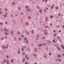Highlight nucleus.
I'll return each instance as SVG.
<instances>
[{
  "mask_svg": "<svg viewBox=\"0 0 64 64\" xmlns=\"http://www.w3.org/2000/svg\"><path fill=\"white\" fill-rule=\"evenodd\" d=\"M44 34L46 35H47V34H48V33H47V32L46 31V30H44Z\"/></svg>",
  "mask_w": 64,
  "mask_h": 64,
  "instance_id": "obj_1",
  "label": "nucleus"
},
{
  "mask_svg": "<svg viewBox=\"0 0 64 64\" xmlns=\"http://www.w3.org/2000/svg\"><path fill=\"white\" fill-rule=\"evenodd\" d=\"M26 11L27 12H30V11H31V10H30V9H26Z\"/></svg>",
  "mask_w": 64,
  "mask_h": 64,
  "instance_id": "obj_2",
  "label": "nucleus"
},
{
  "mask_svg": "<svg viewBox=\"0 0 64 64\" xmlns=\"http://www.w3.org/2000/svg\"><path fill=\"white\" fill-rule=\"evenodd\" d=\"M33 56H34V57L36 58V56H37V55H36V54H33Z\"/></svg>",
  "mask_w": 64,
  "mask_h": 64,
  "instance_id": "obj_3",
  "label": "nucleus"
},
{
  "mask_svg": "<svg viewBox=\"0 0 64 64\" xmlns=\"http://www.w3.org/2000/svg\"><path fill=\"white\" fill-rule=\"evenodd\" d=\"M39 12L40 13H42V9H40L39 10Z\"/></svg>",
  "mask_w": 64,
  "mask_h": 64,
  "instance_id": "obj_4",
  "label": "nucleus"
},
{
  "mask_svg": "<svg viewBox=\"0 0 64 64\" xmlns=\"http://www.w3.org/2000/svg\"><path fill=\"white\" fill-rule=\"evenodd\" d=\"M59 50V51H61V49L59 48L57 46L56 47Z\"/></svg>",
  "mask_w": 64,
  "mask_h": 64,
  "instance_id": "obj_5",
  "label": "nucleus"
},
{
  "mask_svg": "<svg viewBox=\"0 0 64 64\" xmlns=\"http://www.w3.org/2000/svg\"><path fill=\"white\" fill-rule=\"evenodd\" d=\"M25 61V58H23L22 60V62H24Z\"/></svg>",
  "mask_w": 64,
  "mask_h": 64,
  "instance_id": "obj_6",
  "label": "nucleus"
},
{
  "mask_svg": "<svg viewBox=\"0 0 64 64\" xmlns=\"http://www.w3.org/2000/svg\"><path fill=\"white\" fill-rule=\"evenodd\" d=\"M43 45L42 44H39L38 45V46L39 47L40 46H42Z\"/></svg>",
  "mask_w": 64,
  "mask_h": 64,
  "instance_id": "obj_7",
  "label": "nucleus"
},
{
  "mask_svg": "<svg viewBox=\"0 0 64 64\" xmlns=\"http://www.w3.org/2000/svg\"><path fill=\"white\" fill-rule=\"evenodd\" d=\"M58 16L59 17H60V16H61V14H60L58 13Z\"/></svg>",
  "mask_w": 64,
  "mask_h": 64,
  "instance_id": "obj_8",
  "label": "nucleus"
},
{
  "mask_svg": "<svg viewBox=\"0 0 64 64\" xmlns=\"http://www.w3.org/2000/svg\"><path fill=\"white\" fill-rule=\"evenodd\" d=\"M48 20V17L47 16L46 17V21H47Z\"/></svg>",
  "mask_w": 64,
  "mask_h": 64,
  "instance_id": "obj_9",
  "label": "nucleus"
},
{
  "mask_svg": "<svg viewBox=\"0 0 64 64\" xmlns=\"http://www.w3.org/2000/svg\"><path fill=\"white\" fill-rule=\"evenodd\" d=\"M22 51H24V48H23V47H22Z\"/></svg>",
  "mask_w": 64,
  "mask_h": 64,
  "instance_id": "obj_10",
  "label": "nucleus"
},
{
  "mask_svg": "<svg viewBox=\"0 0 64 64\" xmlns=\"http://www.w3.org/2000/svg\"><path fill=\"white\" fill-rule=\"evenodd\" d=\"M46 45H47V44L46 43H44L43 44V46H46Z\"/></svg>",
  "mask_w": 64,
  "mask_h": 64,
  "instance_id": "obj_11",
  "label": "nucleus"
},
{
  "mask_svg": "<svg viewBox=\"0 0 64 64\" xmlns=\"http://www.w3.org/2000/svg\"><path fill=\"white\" fill-rule=\"evenodd\" d=\"M4 34L6 35H8V33L7 32H4Z\"/></svg>",
  "mask_w": 64,
  "mask_h": 64,
  "instance_id": "obj_12",
  "label": "nucleus"
},
{
  "mask_svg": "<svg viewBox=\"0 0 64 64\" xmlns=\"http://www.w3.org/2000/svg\"><path fill=\"white\" fill-rule=\"evenodd\" d=\"M3 62L4 63H6V60H3Z\"/></svg>",
  "mask_w": 64,
  "mask_h": 64,
  "instance_id": "obj_13",
  "label": "nucleus"
},
{
  "mask_svg": "<svg viewBox=\"0 0 64 64\" xmlns=\"http://www.w3.org/2000/svg\"><path fill=\"white\" fill-rule=\"evenodd\" d=\"M37 48H36L35 49V52H37Z\"/></svg>",
  "mask_w": 64,
  "mask_h": 64,
  "instance_id": "obj_14",
  "label": "nucleus"
},
{
  "mask_svg": "<svg viewBox=\"0 0 64 64\" xmlns=\"http://www.w3.org/2000/svg\"><path fill=\"white\" fill-rule=\"evenodd\" d=\"M11 62H12V63L13 62H14V60H13V59H12L11 61Z\"/></svg>",
  "mask_w": 64,
  "mask_h": 64,
  "instance_id": "obj_15",
  "label": "nucleus"
},
{
  "mask_svg": "<svg viewBox=\"0 0 64 64\" xmlns=\"http://www.w3.org/2000/svg\"><path fill=\"white\" fill-rule=\"evenodd\" d=\"M54 17V16H53L52 15L50 16V17L51 18H53V17Z\"/></svg>",
  "mask_w": 64,
  "mask_h": 64,
  "instance_id": "obj_16",
  "label": "nucleus"
},
{
  "mask_svg": "<svg viewBox=\"0 0 64 64\" xmlns=\"http://www.w3.org/2000/svg\"><path fill=\"white\" fill-rule=\"evenodd\" d=\"M12 5H14V4H15V2H13L12 3Z\"/></svg>",
  "mask_w": 64,
  "mask_h": 64,
  "instance_id": "obj_17",
  "label": "nucleus"
},
{
  "mask_svg": "<svg viewBox=\"0 0 64 64\" xmlns=\"http://www.w3.org/2000/svg\"><path fill=\"white\" fill-rule=\"evenodd\" d=\"M28 22H26V25H28Z\"/></svg>",
  "mask_w": 64,
  "mask_h": 64,
  "instance_id": "obj_18",
  "label": "nucleus"
},
{
  "mask_svg": "<svg viewBox=\"0 0 64 64\" xmlns=\"http://www.w3.org/2000/svg\"><path fill=\"white\" fill-rule=\"evenodd\" d=\"M59 41L61 43H62V42H61L62 40H61V39H60Z\"/></svg>",
  "mask_w": 64,
  "mask_h": 64,
  "instance_id": "obj_19",
  "label": "nucleus"
},
{
  "mask_svg": "<svg viewBox=\"0 0 64 64\" xmlns=\"http://www.w3.org/2000/svg\"><path fill=\"white\" fill-rule=\"evenodd\" d=\"M24 40H26V39H27V38H26V37H24Z\"/></svg>",
  "mask_w": 64,
  "mask_h": 64,
  "instance_id": "obj_20",
  "label": "nucleus"
},
{
  "mask_svg": "<svg viewBox=\"0 0 64 64\" xmlns=\"http://www.w3.org/2000/svg\"><path fill=\"white\" fill-rule=\"evenodd\" d=\"M11 32L12 34H13L14 33L13 32V30H12Z\"/></svg>",
  "mask_w": 64,
  "mask_h": 64,
  "instance_id": "obj_21",
  "label": "nucleus"
},
{
  "mask_svg": "<svg viewBox=\"0 0 64 64\" xmlns=\"http://www.w3.org/2000/svg\"><path fill=\"white\" fill-rule=\"evenodd\" d=\"M26 42L27 43V44H28V40H26Z\"/></svg>",
  "mask_w": 64,
  "mask_h": 64,
  "instance_id": "obj_22",
  "label": "nucleus"
},
{
  "mask_svg": "<svg viewBox=\"0 0 64 64\" xmlns=\"http://www.w3.org/2000/svg\"><path fill=\"white\" fill-rule=\"evenodd\" d=\"M26 33L27 34H28V35H29V34H30V32H27Z\"/></svg>",
  "mask_w": 64,
  "mask_h": 64,
  "instance_id": "obj_23",
  "label": "nucleus"
},
{
  "mask_svg": "<svg viewBox=\"0 0 64 64\" xmlns=\"http://www.w3.org/2000/svg\"><path fill=\"white\" fill-rule=\"evenodd\" d=\"M58 57H61V55H60V54L58 55Z\"/></svg>",
  "mask_w": 64,
  "mask_h": 64,
  "instance_id": "obj_24",
  "label": "nucleus"
},
{
  "mask_svg": "<svg viewBox=\"0 0 64 64\" xmlns=\"http://www.w3.org/2000/svg\"><path fill=\"white\" fill-rule=\"evenodd\" d=\"M25 8L26 9H27V8H28V6H25Z\"/></svg>",
  "mask_w": 64,
  "mask_h": 64,
  "instance_id": "obj_25",
  "label": "nucleus"
},
{
  "mask_svg": "<svg viewBox=\"0 0 64 64\" xmlns=\"http://www.w3.org/2000/svg\"><path fill=\"white\" fill-rule=\"evenodd\" d=\"M15 16V17H17V16H18V14H16L15 15H14Z\"/></svg>",
  "mask_w": 64,
  "mask_h": 64,
  "instance_id": "obj_26",
  "label": "nucleus"
},
{
  "mask_svg": "<svg viewBox=\"0 0 64 64\" xmlns=\"http://www.w3.org/2000/svg\"><path fill=\"white\" fill-rule=\"evenodd\" d=\"M48 46H47L46 47V51H47V50H48Z\"/></svg>",
  "mask_w": 64,
  "mask_h": 64,
  "instance_id": "obj_27",
  "label": "nucleus"
},
{
  "mask_svg": "<svg viewBox=\"0 0 64 64\" xmlns=\"http://www.w3.org/2000/svg\"><path fill=\"white\" fill-rule=\"evenodd\" d=\"M39 6H38L37 7V8L38 9H39Z\"/></svg>",
  "mask_w": 64,
  "mask_h": 64,
  "instance_id": "obj_28",
  "label": "nucleus"
},
{
  "mask_svg": "<svg viewBox=\"0 0 64 64\" xmlns=\"http://www.w3.org/2000/svg\"><path fill=\"white\" fill-rule=\"evenodd\" d=\"M51 8L52 9H53V5H52V6L51 7Z\"/></svg>",
  "mask_w": 64,
  "mask_h": 64,
  "instance_id": "obj_29",
  "label": "nucleus"
},
{
  "mask_svg": "<svg viewBox=\"0 0 64 64\" xmlns=\"http://www.w3.org/2000/svg\"><path fill=\"white\" fill-rule=\"evenodd\" d=\"M17 39V38L16 37L15 38H14V40H16Z\"/></svg>",
  "mask_w": 64,
  "mask_h": 64,
  "instance_id": "obj_30",
  "label": "nucleus"
},
{
  "mask_svg": "<svg viewBox=\"0 0 64 64\" xmlns=\"http://www.w3.org/2000/svg\"><path fill=\"white\" fill-rule=\"evenodd\" d=\"M2 49H5V46H2Z\"/></svg>",
  "mask_w": 64,
  "mask_h": 64,
  "instance_id": "obj_31",
  "label": "nucleus"
},
{
  "mask_svg": "<svg viewBox=\"0 0 64 64\" xmlns=\"http://www.w3.org/2000/svg\"><path fill=\"white\" fill-rule=\"evenodd\" d=\"M37 37L38 38V37H39V35L38 34L37 35Z\"/></svg>",
  "mask_w": 64,
  "mask_h": 64,
  "instance_id": "obj_32",
  "label": "nucleus"
},
{
  "mask_svg": "<svg viewBox=\"0 0 64 64\" xmlns=\"http://www.w3.org/2000/svg\"><path fill=\"white\" fill-rule=\"evenodd\" d=\"M6 58L8 59L9 58V56H8V55H7L6 56Z\"/></svg>",
  "mask_w": 64,
  "mask_h": 64,
  "instance_id": "obj_33",
  "label": "nucleus"
},
{
  "mask_svg": "<svg viewBox=\"0 0 64 64\" xmlns=\"http://www.w3.org/2000/svg\"><path fill=\"white\" fill-rule=\"evenodd\" d=\"M28 19H31V17H30V16H28Z\"/></svg>",
  "mask_w": 64,
  "mask_h": 64,
  "instance_id": "obj_34",
  "label": "nucleus"
},
{
  "mask_svg": "<svg viewBox=\"0 0 64 64\" xmlns=\"http://www.w3.org/2000/svg\"><path fill=\"white\" fill-rule=\"evenodd\" d=\"M25 53L24 52L22 53V54L23 55H25Z\"/></svg>",
  "mask_w": 64,
  "mask_h": 64,
  "instance_id": "obj_35",
  "label": "nucleus"
},
{
  "mask_svg": "<svg viewBox=\"0 0 64 64\" xmlns=\"http://www.w3.org/2000/svg\"><path fill=\"white\" fill-rule=\"evenodd\" d=\"M45 28H48V26H45Z\"/></svg>",
  "mask_w": 64,
  "mask_h": 64,
  "instance_id": "obj_36",
  "label": "nucleus"
},
{
  "mask_svg": "<svg viewBox=\"0 0 64 64\" xmlns=\"http://www.w3.org/2000/svg\"><path fill=\"white\" fill-rule=\"evenodd\" d=\"M33 32H33V31L32 30L31 32V33H32V34H33Z\"/></svg>",
  "mask_w": 64,
  "mask_h": 64,
  "instance_id": "obj_37",
  "label": "nucleus"
},
{
  "mask_svg": "<svg viewBox=\"0 0 64 64\" xmlns=\"http://www.w3.org/2000/svg\"><path fill=\"white\" fill-rule=\"evenodd\" d=\"M7 64H9V61H8L7 62H6Z\"/></svg>",
  "mask_w": 64,
  "mask_h": 64,
  "instance_id": "obj_38",
  "label": "nucleus"
},
{
  "mask_svg": "<svg viewBox=\"0 0 64 64\" xmlns=\"http://www.w3.org/2000/svg\"><path fill=\"white\" fill-rule=\"evenodd\" d=\"M44 12H47V10H44Z\"/></svg>",
  "mask_w": 64,
  "mask_h": 64,
  "instance_id": "obj_39",
  "label": "nucleus"
},
{
  "mask_svg": "<svg viewBox=\"0 0 64 64\" xmlns=\"http://www.w3.org/2000/svg\"><path fill=\"white\" fill-rule=\"evenodd\" d=\"M8 45H7V46L6 47V48H8Z\"/></svg>",
  "mask_w": 64,
  "mask_h": 64,
  "instance_id": "obj_40",
  "label": "nucleus"
},
{
  "mask_svg": "<svg viewBox=\"0 0 64 64\" xmlns=\"http://www.w3.org/2000/svg\"><path fill=\"white\" fill-rule=\"evenodd\" d=\"M44 58H45V59H46V56H44Z\"/></svg>",
  "mask_w": 64,
  "mask_h": 64,
  "instance_id": "obj_41",
  "label": "nucleus"
},
{
  "mask_svg": "<svg viewBox=\"0 0 64 64\" xmlns=\"http://www.w3.org/2000/svg\"><path fill=\"white\" fill-rule=\"evenodd\" d=\"M18 54H20V51H18Z\"/></svg>",
  "mask_w": 64,
  "mask_h": 64,
  "instance_id": "obj_42",
  "label": "nucleus"
},
{
  "mask_svg": "<svg viewBox=\"0 0 64 64\" xmlns=\"http://www.w3.org/2000/svg\"><path fill=\"white\" fill-rule=\"evenodd\" d=\"M20 32H18V34H20Z\"/></svg>",
  "mask_w": 64,
  "mask_h": 64,
  "instance_id": "obj_43",
  "label": "nucleus"
},
{
  "mask_svg": "<svg viewBox=\"0 0 64 64\" xmlns=\"http://www.w3.org/2000/svg\"><path fill=\"white\" fill-rule=\"evenodd\" d=\"M21 14L22 15H23V13L22 12H21Z\"/></svg>",
  "mask_w": 64,
  "mask_h": 64,
  "instance_id": "obj_44",
  "label": "nucleus"
},
{
  "mask_svg": "<svg viewBox=\"0 0 64 64\" xmlns=\"http://www.w3.org/2000/svg\"><path fill=\"white\" fill-rule=\"evenodd\" d=\"M18 10H21V8H18Z\"/></svg>",
  "mask_w": 64,
  "mask_h": 64,
  "instance_id": "obj_45",
  "label": "nucleus"
},
{
  "mask_svg": "<svg viewBox=\"0 0 64 64\" xmlns=\"http://www.w3.org/2000/svg\"><path fill=\"white\" fill-rule=\"evenodd\" d=\"M58 61H59L60 62L61 61V60L60 59H58Z\"/></svg>",
  "mask_w": 64,
  "mask_h": 64,
  "instance_id": "obj_46",
  "label": "nucleus"
},
{
  "mask_svg": "<svg viewBox=\"0 0 64 64\" xmlns=\"http://www.w3.org/2000/svg\"><path fill=\"white\" fill-rule=\"evenodd\" d=\"M4 39V38L2 37V39H1V40H3Z\"/></svg>",
  "mask_w": 64,
  "mask_h": 64,
  "instance_id": "obj_47",
  "label": "nucleus"
},
{
  "mask_svg": "<svg viewBox=\"0 0 64 64\" xmlns=\"http://www.w3.org/2000/svg\"><path fill=\"white\" fill-rule=\"evenodd\" d=\"M18 40H21V38H19Z\"/></svg>",
  "mask_w": 64,
  "mask_h": 64,
  "instance_id": "obj_48",
  "label": "nucleus"
},
{
  "mask_svg": "<svg viewBox=\"0 0 64 64\" xmlns=\"http://www.w3.org/2000/svg\"><path fill=\"white\" fill-rule=\"evenodd\" d=\"M4 17H6V16H7L6 15H4Z\"/></svg>",
  "mask_w": 64,
  "mask_h": 64,
  "instance_id": "obj_49",
  "label": "nucleus"
},
{
  "mask_svg": "<svg viewBox=\"0 0 64 64\" xmlns=\"http://www.w3.org/2000/svg\"><path fill=\"white\" fill-rule=\"evenodd\" d=\"M25 64H28V62H25Z\"/></svg>",
  "mask_w": 64,
  "mask_h": 64,
  "instance_id": "obj_50",
  "label": "nucleus"
},
{
  "mask_svg": "<svg viewBox=\"0 0 64 64\" xmlns=\"http://www.w3.org/2000/svg\"><path fill=\"white\" fill-rule=\"evenodd\" d=\"M61 46H62V48H63L64 47V46H63V45H61Z\"/></svg>",
  "mask_w": 64,
  "mask_h": 64,
  "instance_id": "obj_51",
  "label": "nucleus"
},
{
  "mask_svg": "<svg viewBox=\"0 0 64 64\" xmlns=\"http://www.w3.org/2000/svg\"><path fill=\"white\" fill-rule=\"evenodd\" d=\"M55 8H56V9L57 10V9H58V7H56Z\"/></svg>",
  "mask_w": 64,
  "mask_h": 64,
  "instance_id": "obj_52",
  "label": "nucleus"
},
{
  "mask_svg": "<svg viewBox=\"0 0 64 64\" xmlns=\"http://www.w3.org/2000/svg\"><path fill=\"white\" fill-rule=\"evenodd\" d=\"M25 57L26 58H27V55H26L25 56Z\"/></svg>",
  "mask_w": 64,
  "mask_h": 64,
  "instance_id": "obj_53",
  "label": "nucleus"
},
{
  "mask_svg": "<svg viewBox=\"0 0 64 64\" xmlns=\"http://www.w3.org/2000/svg\"><path fill=\"white\" fill-rule=\"evenodd\" d=\"M52 42H55V40H53Z\"/></svg>",
  "mask_w": 64,
  "mask_h": 64,
  "instance_id": "obj_54",
  "label": "nucleus"
},
{
  "mask_svg": "<svg viewBox=\"0 0 64 64\" xmlns=\"http://www.w3.org/2000/svg\"><path fill=\"white\" fill-rule=\"evenodd\" d=\"M48 1V0H46L45 2V3H46V2H47Z\"/></svg>",
  "mask_w": 64,
  "mask_h": 64,
  "instance_id": "obj_55",
  "label": "nucleus"
},
{
  "mask_svg": "<svg viewBox=\"0 0 64 64\" xmlns=\"http://www.w3.org/2000/svg\"><path fill=\"white\" fill-rule=\"evenodd\" d=\"M58 26V28H59V27H60V26H59V25H58L57 26Z\"/></svg>",
  "mask_w": 64,
  "mask_h": 64,
  "instance_id": "obj_56",
  "label": "nucleus"
},
{
  "mask_svg": "<svg viewBox=\"0 0 64 64\" xmlns=\"http://www.w3.org/2000/svg\"><path fill=\"white\" fill-rule=\"evenodd\" d=\"M21 37H24V36L23 35H21Z\"/></svg>",
  "mask_w": 64,
  "mask_h": 64,
  "instance_id": "obj_57",
  "label": "nucleus"
},
{
  "mask_svg": "<svg viewBox=\"0 0 64 64\" xmlns=\"http://www.w3.org/2000/svg\"><path fill=\"white\" fill-rule=\"evenodd\" d=\"M55 61H57H57H58V60H57V59H56L55 60Z\"/></svg>",
  "mask_w": 64,
  "mask_h": 64,
  "instance_id": "obj_58",
  "label": "nucleus"
},
{
  "mask_svg": "<svg viewBox=\"0 0 64 64\" xmlns=\"http://www.w3.org/2000/svg\"><path fill=\"white\" fill-rule=\"evenodd\" d=\"M54 36H56V34H54Z\"/></svg>",
  "mask_w": 64,
  "mask_h": 64,
  "instance_id": "obj_59",
  "label": "nucleus"
},
{
  "mask_svg": "<svg viewBox=\"0 0 64 64\" xmlns=\"http://www.w3.org/2000/svg\"><path fill=\"white\" fill-rule=\"evenodd\" d=\"M57 38L58 39H59V36H57Z\"/></svg>",
  "mask_w": 64,
  "mask_h": 64,
  "instance_id": "obj_60",
  "label": "nucleus"
},
{
  "mask_svg": "<svg viewBox=\"0 0 64 64\" xmlns=\"http://www.w3.org/2000/svg\"><path fill=\"white\" fill-rule=\"evenodd\" d=\"M10 16L11 17H13V15L12 14H11Z\"/></svg>",
  "mask_w": 64,
  "mask_h": 64,
  "instance_id": "obj_61",
  "label": "nucleus"
},
{
  "mask_svg": "<svg viewBox=\"0 0 64 64\" xmlns=\"http://www.w3.org/2000/svg\"><path fill=\"white\" fill-rule=\"evenodd\" d=\"M48 42H49V43H51V41H48Z\"/></svg>",
  "mask_w": 64,
  "mask_h": 64,
  "instance_id": "obj_62",
  "label": "nucleus"
},
{
  "mask_svg": "<svg viewBox=\"0 0 64 64\" xmlns=\"http://www.w3.org/2000/svg\"><path fill=\"white\" fill-rule=\"evenodd\" d=\"M59 32H61V31L60 30H59Z\"/></svg>",
  "mask_w": 64,
  "mask_h": 64,
  "instance_id": "obj_63",
  "label": "nucleus"
},
{
  "mask_svg": "<svg viewBox=\"0 0 64 64\" xmlns=\"http://www.w3.org/2000/svg\"><path fill=\"white\" fill-rule=\"evenodd\" d=\"M51 54L50 53H49V55H50V56H51Z\"/></svg>",
  "mask_w": 64,
  "mask_h": 64,
  "instance_id": "obj_64",
  "label": "nucleus"
}]
</instances>
